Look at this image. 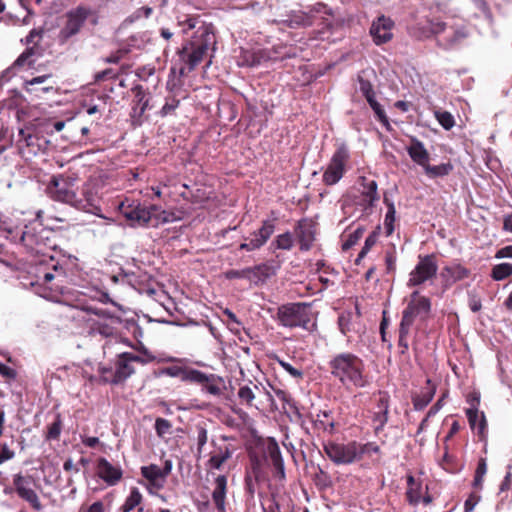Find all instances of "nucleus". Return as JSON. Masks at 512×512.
<instances>
[{"label": "nucleus", "mask_w": 512, "mask_h": 512, "mask_svg": "<svg viewBox=\"0 0 512 512\" xmlns=\"http://www.w3.org/2000/svg\"><path fill=\"white\" fill-rule=\"evenodd\" d=\"M328 366L331 375L347 389L365 388L370 384L364 361L351 352L336 354Z\"/></svg>", "instance_id": "nucleus-1"}, {"label": "nucleus", "mask_w": 512, "mask_h": 512, "mask_svg": "<svg viewBox=\"0 0 512 512\" xmlns=\"http://www.w3.org/2000/svg\"><path fill=\"white\" fill-rule=\"evenodd\" d=\"M431 300L414 291L410 295L407 306L402 311V318L398 328V347L400 354L405 355L409 349L408 337L416 321L426 322L431 314Z\"/></svg>", "instance_id": "nucleus-2"}, {"label": "nucleus", "mask_w": 512, "mask_h": 512, "mask_svg": "<svg viewBox=\"0 0 512 512\" xmlns=\"http://www.w3.org/2000/svg\"><path fill=\"white\" fill-rule=\"evenodd\" d=\"M216 43L215 34L211 24L203 23L198 27L193 40L190 42L191 52L184 47L180 52V57L185 61L186 67L180 68V75H186L191 72L195 67L200 64L204 57L207 55L208 50Z\"/></svg>", "instance_id": "nucleus-3"}, {"label": "nucleus", "mask_w": 512, "mask_h": 512, "mask_svg": "<svg viewBox=\"0 0 512 512\" xmlns=\"http://www.w3.org/2000/svg\"><path fill=\"white\" fill-rule=\"evenodd\" d=\"M87 23L97 24L96 12L89 6L78 5L63 15V24L58 33L60 44H67L81 34Z\"/></svg>", "instance_id": "nucleus-4"}, {"label": "nucleus", "mask_w": 512, "mask_h": 512, "mask_svg": "<svg viewBox=\"0 0 512 512\" xmlns=\"http://www.w3.org/2000/svg\"><path fill=\"white\" fill-rule=\"evenodd\" d=\"M79 181L78 173L72 170L54 175L47 185V193L54 201L76 208Z\"/></svg>", "instance_id": "nucleus-5"}, {"label": "nucleus", "mask_w": 512, "mask_h": 512, "mask_svg": "<svg viewBox=\"0 0 512 512\" xmlns=\"http://www.w3.org/2000/svg\"><path fill=\"white\" fill-rule=\"evenodd\" d=\"M277 320L280 325L287 328H302L311 330L315 323H312V311L308 303H287L278 307Z\"/></svg>", "instance_id": "nucleus-6"}, {"label": "nucleus", "mask_w": 512, "mask_h": 512, "mask_svg": "<svg viewBox=\"0 0 512 512\" xmlns=\"http://www.w3.org/2000/svg\"><path fill=\"white\" fill-rule=\"evenodd\" d=\"M51 235V230L26 225L20 234L19 241L29 253L45 256L56 246L54 240L50 237Z\"/></svg>", "instance_id": "nucleus-7"}, {"label": "nucleus", "mask_w": 512, "mask_h": 512, "mask_svg": "<svg viewBox=\"0 0 512 512\" xmlns=\"http://www.w3.org/2000/svg\"><path fill=\"white\" fill-rule=\"evenodd\" d=\"M351 152L349 146L344 142H337L335 150L324 169L322 182L326 186L337 184L349 169Z\"/></svg>", "instance_id": "nucleus-8"}, {"label": "nucleus", "mask_w": 512, "mask_h": 512, "mask_svg": "<svg viewBox=\"0 0 512 512\" xmlns=\"http://www.w3.org/2000/svg\"><path fill=\"white\" fill-rule=\"evenodd\" d=\"M118 209L131 227L147 226L158 211L156 205H145L138 200L129 199L120 202Z\"/></svg>", "instance_id": "nucleus-9"}, {"label": "nucleus", "mask_w": 512, "mask_h": 512, "mask_svg": "<svg viewBox=\"0 0 512 512\" xmlns=\"http://www.w3.org/2000/svg\"><path fill=\"white\" fill-rule=\"evenodd\" d=\"M438 271L437 257L435 254L419 255L415 268L410 272L407 285L416 287L427 281L433 280Z\"/></svg>", "instance_id": "nucleus-10"}, {"label": "nucleus", "mask_w": 512, "mask_h": 512, "mask_svg": "<svg viewBox=\"0 0 512 512\" xmlns=\"http://www.w3.org/2000/svg\"><path fill=\"white\" fill-rule=\"evenodd\" d=\"M323 451L336 465H349L358 461L356 441L344 444L329 440L323 443Z\"/></svg>", "instance_id": "nucleus-11"}, {"label": "nucleus", "mask_w": 512, "mask_h": 512, "mask_svg": "<svg viewBox=\"0 0 512 512\" xmlns=\"http://www.w3.org/2000/svg\"><path fill=\"white\" fill-rule=\"evenodd\" d=\"M131 93L133 99L130 117L134 125H141L147 119L145 113L154 108L152 96L148 89H145L141 84L134 85L131 88Z\"/></svg>", "instance_id": "nucleus-12"}, {"label": "nucleus", "mask_w": 512, "mask_h": 512, "mask_svg": "<svg viewBox=\"0 0 512 512\" xmlns=\"http://www.w3.org/2000/svg\"><path fill=\"white\" fill-rule=\"evenodd\" d=\"M76 208L90 213L100 211L99 180L89 178L83 185L81 193L77 192Z\"/></svg>", "instance_id": "nucleus-13"}, {"label": "nucleus", "mask_w": 512, "mask_h": 512, "mask_svg": "<svg viewBox=\"0 0 512 512\" xmlns=\"http://www.w3.org/2000/svg\"><path fill=\"white\" fill-rule=\"evenodd\" d=\"M275 231V223L273 220H263L258 230L252 232L250 236L244 237L243 242L239 245V250L253 252L262 248Z\"/></svg>", "instance_id": "nucleus-14"}, {"label": "nucleus", "mask_w": 512, "mask_h": 512, "mask_svg": "<svg viewBox=\"0 0 512 512\" xmlns=\"http://www.w3.org/2000/svg\"><path fill=\"white\" fill-rule=\"evenodd\" d=\"M275 231V223L273 220H263L258 230L252 232L250 236L244 237L243 242L239 245V250L253 252L262 248Z\"/></svg>", "instance_id": "nucleus-15"}, {"label": "nucleus", "mask_w": 512, "mask_h": 512, "mask_svg": "<svg viewBox=\"0 0 512 512\" xmlns=\"http://www.w3.org/2000/svg\"><path fill=\"white\" fill-rule=\"evenodd\" d=\"M46 141L34 132L31 127L19 130L18 148L21 155L25 158L37 155L44 149Z\"/></svg>", "instance_id": "nucleus-16"}, {"label": "nucleus", "mask_w": 512, "mask_h": 512, "mask_svg": "<svg viewBox=\"0 0 512 512\" xmlns=\"http://www.w3.org/2000/svg\"><path fill=\"white\" fill-rule=\"evenodd\" d=\"M30 484L31 476H24L21 473L13 475V486L17 495L28 502L34 510L40 511L42 509L41 501Z\"/></svg>", "instance_id": "nucleus-17"}, {"label": "nucleus", "mask_w": 512, "mask_h": 512, "mask_svg": "<svg viewBox=\"0 0 512 512\" xmlns=\"http://www.w3.org/2000/svg\"><path fill=\"white\" fill-rule=\"evenodd\" d=\"M376 397V406L373 412L372 422L374 423L375 435H379L389 420L390 395L387 391L380 390L376 394Z\"/></svg>", "instance_id": "nucleus-18"}, {"label": "nucleus", "mask_w": 512, "mask_h": 512, "mask_svg": "<svg viewBox=\"0 0 512 512\" xmlns=\"http://www.w3.org/2000/svg\"><path fill=\"white\" fill-rule=\"evenodd\" d=\"M294 232L299 243V249L309 251L315 241L316 223L310 218H302L297 221Z\"/></svg>", "instance_id": "nucleus-19"}, {"label": "nucleus", "mask_w": 512, "mask_h": 512, "mask_svg": "<svg viewBox=\"0 0 512 512\" xmlns=\"http://www.w3.org/2000/svg\"><path fill=\"white\" fill-rule=\"evenodd\" d=\"M266 458L270 460L273 468V476L276 480L283 482L286 479L284 460L278 443L274 438H270L265 449Z\"/></svg>", "instance_id": "nucleus-20"}, {"label": "nucleus", "mask_w": 512, "mask_h": 512, "mask_svg": "<svg viewBox=\"0 0 512 512\" xmlns=\"http://www.w3.org/2000/svg\"><path fill=\"white\" fill-rule=\"evenodd\" d=\"M191 384L200 385L203 392L213 396H220L223 390V380L215 374H206L197 370Z\"/></svg>", "instance_id": "nucleus-21"}, {"label": "nucleus", "mask_w": 512, "mask_h": 512, "mask_svg": "<svg viewBox=\"0 0 512 512\" xmlns=\"http://www.w3.org/2000/svg\"><path fill=\"white\" fill-rule=\"evenodd\" d=\"M394 26V22L385 16H380L377 20L373 21L370 34L373 38V41L377 45H381L390 41L393 37L392 29Z\"/></svg>", "instance_id": "nucleus-22"}, {"label": "nucleus", "mask_w": 512, "mask_h": 512, "mask_svg": "<svg viewBox=\"0 0 512 512\" xmlns=\"http://www.w3.org/2000/svg\"><path fill=\"white\" fill-rule=\"evenodd\" d=\"M96 474L109 486L116 485L123 477L121 467L112 465L104 457L97 460Z\"/></svg>", "instance_id": "nucleus-23"}, {"label": "nucleus", "mask_w": 512, "mask_h": 512, "mask_svg": "<svg viewBox=\"0 0 512 512\" xmlns=\"http://www.w3.org/2000/svg\"><path fill=\"white\" fill-rule=\"evenodd\" d=\"M40 49L36 45L27 47L14 61V63L2 73V78L10 76L14 70L21 68H31L40 56Z\"/></svg>", "instance_id": "nucleus-24"}, {"label": "nucleus", "mask_w": 512, "mask_h": 512, "mask_svg": "<svg viewBox=\"0 0 512 512\" xmlns=\"http://www.w3.org/2000/svg\"><path fill=\"white\" fill-rule=\"evenodd\" d=\"M437 386L431 380H426V386L422 388L420 393L412 395L413 408L416 411H421L428 406L436 394Z\"/></svg>", "instance_id": "nucleus-25"}, {"label": "nucleus", "mask_w": 512, "mask_h": 512, "mask_svg": "<svg viewBox=\"0 0 512 512\" xmlns=\"http://www.w3.org/2000/svg\"><path fill=\"white\" fill-rule=\"evenodd\" d=\"M212 445L214 446V450L210 453L207 466L211 469L219 470L223 464L231 458L232 449L226 444L216 445L214 441H212Z\"/></svg>", "instance_id": "nucleus-26"}, {"label": "nucleus", "mask_w": 512, "mask_h": 512, "mask_svg": "<svg viewBox=\"0 0 512 512\" xmlns=\"http://www.w3.org/2000/svg\"><path fill=\"white\" fill-rule=\"evenodd\" d=\"M51 78L50 74L34 77L24 82V90L29 94H34L39 97L42 93H48L53 90L52 85H45L48 79Z\"/></svg>", "instance_id": "nucleus-27"}, {"label": "nucleus", "mask_w": 512, "mask_h": 512, "mask_svg": "<svg viewBox=\"0 0 512 512\" xmlns=\"http://www.w3.org/2000/svg\"><path fill=\"white\" fill-rule=\"evenodd\" d=\"M142 476L148 480L149 486L160 490L164 487L166 478L164 477L161 468L156 464L141 467Z\"/></svg>", "instance_id": "nucleus-28"}, {"label": "nucleus", "mask_w": 512, "mask_h": 512, "mask_svg": "<svg viewBox=\"0 0 512 512\" xmlns=\"http://www.w3.org/2000/svg\"><path fill=\"white\" fill-rule=\"evenodd\" d=\"M227 492V477L219 475L215 479V487L212 492V500L218 512H225V499Z\"/></svg>", "instance_id": "nucleus-29"}, {"label": "nucleus", "mask_w": 512, "mask_h": 512, "mask_svg": "<svg viewBox=\"0 0 512 512\" xmlns=\"http://www.w3.org/2000/svg\"><path fill=\"white\" fill-rule=\"evenodd\" d=\"M407 152L411 159L423 168L429 163L430 155L424 144L418 139H412L411 145L407 148Z\"/></svg>", "instance_id": "nucleus-30"}, {"label": "nucleus", "mask_w": 512, "mask_h": 512, "mask_svg": "<svg viewBox=\"0 0 512 512\" xmlns=\"http://www.w3.org/2000/svg\"><path fill=\"white\" fill-rule=\"evenodd\" d=\"M283 24L292 29L308 27L313 25V16L304 11H292L287 15V19L283 20Z\"/></svg>", "instance_id": "nucleus-31"}, {"label": "nucleus", "mask_w": 512, "mask_h": 512, "mask_svg": "<svg viewBox=\"0 0 512 512\" xmlns=\"http://www.w3.org/2000/svg\"><path fill=\"white\" fill-rule=\"evenodd\" d=\"M248 270V280L255 284L264 283L268 278L275 275V269L266 263L248 267Z\"/></svg>", "instance_id": "nucleus-32"}, {"label": "nucleus", "mask_w": 512, "mask_h": 512, "mask_svg": "<svg viewBox=\"0 0 512 512\" xmlns=\"http://www.w3.org/2000/svg\"><path fill=\"white\" fill-rule=\"evenodd\" d=\"M314 429L327 435H332L335 432V421L328 411H321L313 419Z\"/></svg>", "instance_id": "nucleus-33"}, {"label": "nucleus", "mask_w": 512, "mask_h": 512, "mask_svg": "<svg viewBox=\"0 0 512 512\" xmlns=\"http://www.w3.org/2000/svg\"><path fill=\"white\" fill-rule=\"evenodd\" d=\"M134 372L135 369L133 366H131L130 361L123 356V353L119 354L115 362L116 380L114 379V382H118V385L122 384L132 374H134Z\"/></svg>", "instance_id": "nucleus-34"}, {"label": "nucleus", "mask_w": 512, "mask_h": 512, "mask_svg": "<svg viewBox=\"0 0 512 512\" xmlns=\"http://www.w3.org/2000/svg\"><path fill=\"white\" fill-rule=\"evenodd\" d=\"M197 369L186 365H174L164 369V373L181 379L183 382L191 383Z\"/></svg>", "instance_id": "nucleus-35"}, {"label": "nucleus", "mask_w": 512, "mask_h": 512, "mask_svg": "<svg viewBox=\"0 0 512 512\" xmlns=\"http://www.w3.org/2000/svg\"><path fill=\"white\" fill-rule=\"evenodd\" d=\"M143 496L138 488L132 487L129 495L125 499V502L120 507L121 512H131L135 508H138V512H143L144 509L141 506Z\"/></svg>", "instance_id": "nucleus-36"}, {"label": "nucleus", "mask_w": 512, "mask_h": 512, "mask_svg": "<svg viewBox=\"0 0 512 512\" xmlns=\"http://www.w3.org/2000/svg\"><path fill=\"white\" fill-rule=\"evenodd\" d=\"M313 483L320 491H325L333 486L331 475L325 471L320 465L314 467L312 476Z\"/></svg>", "instance_id": "nucleus-37"}, {"label": "nucleus", "mask_w": 512, "mask_h": 512, "mask_svg": "<svg viewBox=\"0 0 512 512\" xmlns=\"http://www.w3.org/2000/svg\"><path fill=\"white\" fill-rule=\"evenodd\" d=\"M364 191L362 192L363 201L365 202V208L374 207L375 203L379 200L377 192V182L375 180H369L363 183Z\"/></svg>", "instance_id": "nucleus-38"}, {"label": "nucleus", "mask_w": 512, "mask_h": 512, "mask_svg": "<svg viewBox=\"0 0 512 512\" xmlns=\"http://www.w3.org/2000/svg\"><path fill=\"white\" fill-rule=\"evenodd\" d=\"M467 37V33L463 29H455L450 27L447 29L446 35L443 37L446 48L454 47L461 43Z\"/></svg>", "instance_id": "nucleus-39"}, {"label": "nucleus", "mask_w": 512, "mask_h": 512, "mask_svg": "<svg viewBox=\"0 0 512 512\" xmlns=\"http://www.w3.org/2000/svg\"><path fill=\"white\" fill-rule=\"evenodd\" d=\"M356 446L358 461H360L364 456L372 457L374 454L380 456L382 453L380 446L375 442L359 443L356 441Z\"/></svg>", "instance_id": "nucleus-40"}, {"label": "nucleus", "mask_w": 512, "mask_h": 512, "mask_svg": "<svg viewBox=\"0 0 512 512\" xmlns=\"http://www.w3.org/2000/svg\"><path fill=\"white\" fill-rule=\"evenodd\" d=\"M385 205L387 206V213L384 219L385 232L387 236L392 235L394 232V222H395V206L392 201L389 200L388 197L384 196L383 199Z\"/></svg>", "instance_id": "nucleus-41"}, {"label": "nucleus", "mask_w": 512, "mask_h": 512, "mask_svg": "<svg viewBox=\"0 0 512 512\" xmlns=\"http://www.w3.org/2000/svg\"><path fill=\"white\" fill-rule=\"evenodd\" d=\"M425 173L430 178L444 177L451 173L453 166L451 163H442L440 165L431 166L429 163L424 168Z\"/></svg>", "instance_id": "nucleus-42"}, {"label": "nucleus", "mask_w": 512, "mask_h": 512, "mask_svg": "<svg viewBox=\"0 0 512 512\" xmlns=\"http://www.w3.org/2000/svg\"><path fill=\"white\" fill-rule=\"evenodd\" d=\"M294 245L292 234L287 231L283 234L276 236L271 243V248L279 250H291Z\"/></svg>", "instance_id": "nucleus-43"}, {"label": "nucleus", "mask_w": 512, "mask_h": 512, "mask_svg": "<svg viewBox=\"0 0 512 512\" xmlns=\"http://www.w3.org/2000/svg\"><path fill=\"white\" fill-rule=\"evenodd\" d=\"M273 390H274V393L277 396V398L283 402V409L288 408L293 413L300 416V412L296 405V402L292 399L290 393H288L287 391L282 390V389L273 388Z\"/></svg>", "instance_id": "nucleus-44"}, {"label": "nucleus", "mask_w": 512, "mask_h": 512, "mask_svg": "<svg viewBox=\"0 0 512 512\" xmlns=\"http://www.w3.org/2000/svg\"><path fill=\"white\" fill-rule=\"evenodd\" d=\"M444 272L449 275L453 282L463 280L470 275V271L460 264L447 266L444 268Z\"/></svg>", "instance_id": "nucleus-45"}, {"label": "nucleus", "mask_w": 512, "mask_h": 512, "mask_svg": "<svg viewBox=\"0 0 512 512\" xmlns=\"http://www.w3.org/2000/svg\"><path fill=\"white\" fill-rule=\"evenodd\" d=\"M512 275V264L500 263L495 265L491 271V277L495 281L504 280Z\"/></svg>", "instance_id": "nucleus-46"}, {"label": "nucleus", "mask_w": 512, "mask_h": 512, "mask_svg": "<svg viewBox=\"0 0 512 512\" xmlns=\"http://www.w3.org/2000/svg\"><path fill=\"white\" fill-rule=\"evenodd\" d=\"M367 102L370 105V107L372 108V110L374 111L378 121L389 130L390 129L389 119L385 113V110L380 105V103H378L375 96L368 99Z\"/></svg>", "instance_id": "nucleus-47"}, {"label": "nucleus", "mask_w": 512, "mask_h": 512, "mask_svg": "<svg viewBox=\"0 0 512 512\" xmlns=\"http://www.w3.org/2000/svg\"><path fill=\"white\" fill-rule=\"evenodd\" d=\"M98 372L100 374L98 383L118 385V382H114V378L116 379L115 367L99 366Z\"/></svg>", "instance_id": "nucleus-48"}, {"label": "nucleus", "mask_w": 512, "mask_h": 512, "mask_svg": "<svg viewBox=\"0 0 512 512\" xmlns=\"http://www.w3.org/2000/svg\"><path fill=\"white\" fill-rule=\"evenodd\" d=\"M62 430V419L60 414H57L54 422L47 427L46 439L47 440H58Z\"/></svg>", "instance_id": "nucleus-49"}, {"label": "nucleus", "mask_w": 512, "mask_h": 512, "mask_svg": "<svg viewBox=\"0 0 512 512\" xmlns=\"http://www.w3.org/2000/svg\"><path fill=\"white\" fill-rule=\"evenodd\" d=\"M238 398L241 404L246 406H253V401L255 399V394L253 389L248 385H243L238 390Z\"/></svg>", "instance_id": "nucleus-50"}, {"label": "nucleus", "mask_w": 512, "mask_h": 512, "mask_svg": "<svg viewBox=\"0 0 512 512\" xmlns=\"http://www.w3.org/2000/svg\"><path fill=\"white\" fill-rule=\"evenodd\" d=\"M487 472V462L485 458H480L475 470L473 486L476 488H482L483 479Z\"/></svg>", "instance_id": "nucleus-51"}, {"label": "nucleus", "mask_w": 512, "mask_h": 512, "mask_svg": "<svg viewBox=\"0 0 512 512\" xmlns=\"http://www.w3.org/2000/svg\"><path fill=\"white\" fill-rule=\"evenodd\" d=\"M412 34L418 39L429 38L433 35L428 19L425 22H419L412 28Z\"/></svg>", "instance_id": "nucleus-52"}, {"label": "nucleus", "mask_w": 512, "mask_h": 512, "mask_svg": "<svg viewBox=\"0 0 512 512\" xmlns=\"http://www.w3.org/2000/svg\"><path fill=\"white\" fill-rule=\"evenodd\" d=\"M196 442H197V457L199 458L203 452V448L208 441L207 429L202 425L196 426Z\"/></svg>", "instance_id": "nucleus-53"}, {"label": "nucleus", "mask_w": 512, "mask_h": 512, "mask_svg": "<svg viewBox=\"0 0 512 512\" xmlns=\"http://www.w3.org/2000/svg\"><path fill=\"white\" fill-rule=\"evenodd\" d=\"M435 117L439 124L446 130H450L455 125L454 117L448 111H435Z\"/></svg>", "instance_id": "nucleus-54"}, {"label": "nucleus", "mask_w": 512, "mask_h": 512, "mask_svg": "<svg viewBox=\"0 0 512 512\" xmlns=\"http://www.w3.org/2000/svg\"><path fill=\"white\" fill-rule=\"evenodd\" d=\"M180 104V100L175 96H170L166 98V102L161 108L159 114L161 117H166L168 115H172L175 110L178 108Z\"/></svg>", "instance_id": "nucleus-55"}, {"label": "nucleus", "mask_w": 512, "mask_h": 512, "mask_svg": "<svg viewBox=\"0 0 512 512\" xmlns=\"http://www.w3.org/2000/svg\"><path fill=\"white\" fill-rule=\"evenodd\" d=\"M123 356L126 357V359H128L130 361V363L137 362L140 364L151 363V362L155 361V359H156L155 356H153L152 354H150L147 351H145L143 353V355H136V354H133L130 352H123Z\"/></svg>", "instance_id": "nucleus-56"}, {"label": "nucleus", "mask_w": 512, "mask_h": 512, "mask_svg": "<svg viewBox=\"0 0 512 512\" xmlns=\"http://www.w3.org/2000/svg\"><path fill=\"white\" fill-rule=\"evenodd\" d=\"M378 239V235L376 232H372L365 240L364 246L361 249L360 253L358 254V257L355 261L356 264H359L361 259H363L366 254L370 251V249L376 244Z\"/></svg>", "instance_id": "nucleus-57"}, {"label": "nucleus", "mask_w": 512, "mask_h": 512, "mask_svg": "<svg viewBox=\"0 0 512 512\" xmlns=\"http://www.w3.org/2000/svg\"><path fill=\"white\" fill-rule=\"evenodd\" d=\"M359 90L363 94L366 100L375 96L373 85L368 80L363 78L362 76H358Z\"/></svg>", "instance_id": "nucleus-58"}, {"label": "nucleus", "mask_w": 512, "mask_h": 512, "mask_svg": "<svg viewBox=\"0 0 512 512\" xmlns=\"http://www.w3.org/2000/svg\"><path fill=\"white\" fill-rule=\"evenodd\" d=\"M172 424L164 418H157L155 421V430L159 437H164L171 433Z\"/></svg>", "instance_id": "nucleus-59"}, {"label": "nucleus", "mask_w": 512, "mask_h": 512, "mask_svg": "<svg viewBox=\"0 0 512 512\" xmlns=\"http://www.w3.org/2000/svg\"><path fill=\"white\" fill-rule=\"evenodd\" d=\"M81 310L87 312L88 314L96 315L102 319H108L112 317L109 311L89 304L82 305Z\"/></svg>", "instance_id": "nucleus-60"}, {"label": "nucleus", "mask_w": 512, "mask_h": 512, "mask_svg": "<svg viewBox=\"0 0 512 512\" xmlns=\"http://www.w3.org/2000/svg\"><path fill=\"white\" fill-rule=\"evenodd\" d=\"M406 497L410 504L417 505L421 499V484L407 488Z\"/></svg>", "instance_id": "nucleus-61"}, {"label": "nucleus", "mask_w": 512, "mask_h": 512, "mask_svg": "<svg viewBox=\"0 0 512 512\" xmlns=\"http://www.w3.org/2000/svg\"><path fill=\"white\" fill-rule=\"evenodd\" d=\"M119 74L114 69L108 68L103 71L97 72L94 76L95 82H103L106 80H114L118 78Z\"/></svg>", "instance_id": "nucleus-62"}, {"label": "nucleus", "mask_w": 512, "mask_h": 512, "mask_svg": "<svg viewBox=\"0 0 512 512\" xmlns=\"http://www.w3.org/2000/svg\"><path fill=\"white\" fill-rule=\"evenodd\" d=\"M252 473L257 481L262 477V460L256 454H250Z\"/></svg>", "instance_id": "nucleus-63"}, {"label": "nucleus", "mask_w": 512, "mask_h": 512, "mask_svg": "<svg viewBox=\"0 0 512 512\" xmlns=\"http://www.w3.org/2000/svg\"><path fill=\"white\" fill-rule=\"evenodd\" d=\"M199 16H187L184 20H179V26H183V33L187 34L190 30L196 28Z\"/></svg>", "instance_id": "nucleus-64"}]
</instances>
